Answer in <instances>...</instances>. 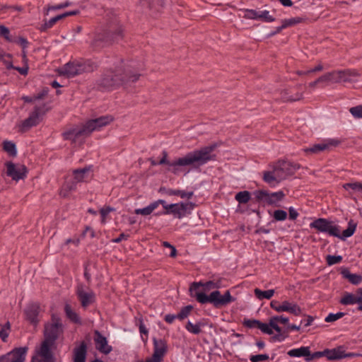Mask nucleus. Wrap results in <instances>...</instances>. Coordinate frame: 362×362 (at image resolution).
<instances>
[{"mask_svg": "<svg viewBox=\"0 0 362 362\" xmlns=\"http://www.w3.org/2000/svg\"><path fill=\"white\" fill-rule=\"evenodd\" d=\"M341 78V83H352L355 81V78L361 76L358 70L354 69H346L339 70Z\"/></svg>", "mask_w": 362, "mask_h": 362, "instance_id": "24", "label": "nucleus"}, {"mask_svg": "<svg viewBox=\"0 0 362 362\" xmlns=\"http://www.w3.org/2000/svg\"><path fill=\"white\" fill-rule=\"evenodd\" d=\"M97 68V65L90 60H74L64 64L59 69L61 76L72 78L85 72H91Z\"/></svg>", "mask_w": 362, "mask_h": 362, "instance_id": "7", "label": "nucleus"}, {"mask_svg": "<svg viewBox=\"0 0 362 362\" xmlns=\"http://www.w3.org/2000/svg\"><path fill=\"white\" fill-rule=\"evenodd\" d=\"M71 4V2L66 1L65 3L60 4H58V5H56V6H48L47 11H55V10H59V9L64 8L66 7L69 6Z\"/></svg>", "mask_w": 362, "mask_h": 362, "instance_id": "57", "label": "nucleus"}, {"mask_svg": "<svg viewBox=\"0 0 362 362\" xmlns=\"http://www.w3.org/2000/svg\"><path fill=\"white\" fill-rule=\"evenodd\" d=\"M47 110L48 109L45 104L35 106L29 117L23 122L21 126L22 130L27 131L30 128L37 126L40 123L42 117L47 112Z\"/></svg>", "mask_w": 362, "mask_h": 362, "instance_id": "10", "label": "nucleus"}, {"mask_svg": "<svg viewBox=\"0 0 362 362\" xmlns=\"http://www.w3.org/2000/svg\"><path fill=\"white\" fill-rule=\"evenodd\" d=\"M362 183L359 182H348L343 185V188L346 190L351 189L354 192H360Z\"/></svg>", "mask_w": 362, "mask_h": 362, "instance_id": "42", "label": "nucleus"}, {"mask_svg": "<svg viewBox=\"0 0 362 362\" xmlns=\"http://www.w3.org/2000/svg\"><path fill=\"white\" fill-rule=\"evenodd\" d=\"M0 35H1L8 42H13L10 37L9 29L4 25H0Z\"/></svg>", "mask_w": 362, "mask_h": 362, "instance_id": "53", "label": "nucleus"}, {"mask_svg": "<svg viewBox=\"0 0 362 362\" xmlns=\"http://www.w3.org/2000/svg\"><path fill=\"white\" fill-rule=\"evenodd\" d=\"M87 344L83 341L73 351V362H86L87 356Z\"/></svg>", "mask_w": 362, "mask_h": 362, "instance_id": "21", "label": "nucleus"}, {"mask_svg": "<svg viewBox=\"0 0 362 362\" xmlns=\"http://www.w3.org/2000/svg\"><path fill=\"white\" fill-rule=\"evenodd\" d=\"M113 120L114 117L112 115H107L90 119L84 124V126L87 129L88 134L90 135L93 131L100 130V128L110 124Z\"/></svg>", "mask_w": 362, "mask_h": 362, "instance_id": "15", "label": "nucleus"}, {"mask_svg": "<svg viewBox=\"0 0 362 362\" xmlns=\"http://www.w3.org/2000/svg\"><path fill=\"white\" fill-rule=\"evenodd\" d=\"M166 193L169 196H173V195L179 196L182 199H185V198L190 199L194 195V192L192 191L185 192L184 190L172 189H168V190H166Z\"/></svg>", "mask_w": 362, "mask_h": 362, "instance_id": "31", "label": "nucleus"}, {"mask_svg": "<svg viewBox=\"0 0 362 362\" xmlns=\"http://www.w3.org/2000/svg\"><path fill=\"white\" fill-rule=\"evenodd\" d=\"M327 264L329 266L339 264L342 261L341 255H327L326 257Z\"/></svg>", "mask_w": 362, "mask_h": 362, "instance_id": "44", "label": "nucleus"}, {"mask_svg": "<svg viewBox=\"0 0 362 362\" xmlns=\"http://www.w3.org/2000/svg\"><path fill=\"white\" fill-rule=\"evenodd\" d=\"M322 356L325 357V350H323L322 351H315V352H314L313 354H311L310 352V356H308V358H305V360L307 361H311V360H313V359L319 358L322 357Z\"/></svg>", "mask_w": 362, "mask_h": 362, "instance_id": "56", "label": "nucleus"}, {"mask_svg": "<svg viewBox=\"0 0 362 362\" xmlns=\"http://www.w3.org/2000/svg\"><path fill=\"white\" fill-rule=\"evenodd\" d=\"M223 279L218 278L204 283L202 281L193 282L190 286L189 291L192 292L198 289L200 286L203 287L205 291L216 289L212 291L209 295H206L203 292H196L194 297L201 304L211 303L214 308L220 309L235 300V298L231 296L229 290H227L223 295H221V292L218 290L223 286Z\"/></svg>", "mask_w": 362, "mask_h": 362, "instance_id": "3", "label": "nucleus"}, {"mask_svg": "<svg viewBox=\"0 0 362 362\" xmlns=\"http://www.w3.org/2000/svg\"><path fill=\"white\" fill-rule=\"evenodd\" d=\"M27 351H23L20 354H17L15 358H13L11 362H24L25 360Z\"/></svg>", "mask_w": 362, "mask_h": 362, "instance_id": "59", "label": "nucleus"}, {"mask_svg": "<svg viewBox=\"0 0 362 362\" xmlns=\"http://www.w3.org/2000/svg\"><path fill=\"white\" fill-rule=\"evenodd\" d=\"M3 149L11 156H16L17 154L16 144L11 141H4L3 142Z\"/></svg>", "mask_w": 362, "mask_h": 362, "instance_id": "35", "label": "nucleus"}, {"mask_svg": "<svg viewBox=\"0 0 362 362\" xmlns=\"http://www.w3.org/2000/svg\"><path fill=\"white\" fill-rule=\"evenodd\" d=\"M115 209L113 208V207H111L110 206H105V207H103L100 210V214L101 215V218H102V220H101V222L103 223H104L105 222V218H106V216L112 211H114Z\"/></svg>", "mask_w": 362, "mask_h": 362, "instance_id": "51", "label": "nucleus"}, {"mask_svg": "<svg viewBox=\"0 0 362 362\" xmlns=\"http://www.w3.org/2000/svg\"><path fill=\"white\" fill-rule=\"evenodd\" d=\"M259 321L260 320L256 319L244 318L242 324L245 327L254 329L258 327Z\"/></svg>", "mask_w": 362, "mask_h": 362, "instance_id": "41", "label": "nucleus"}, {"mask_svg": "<svg viewBox=\"0 0 362 362\" xmlns=\"http://www.w3.org/2000/svg\"><path fill=\"white\" fill-rule=\"evenodd\" d=\"M14 42L20 45L22 47L23 50L28 47V44H29L27 39L23 37H19L18 39Z\"/></svg>", "mask_w": 362, "mask_h": 362, "instance_id": "60", "label": "nucleus"}, {"mask_svg": "<svg viewBox=\"0 0 362 362\" xmlns=\"http://www.w3.org/2000/svg\"><path fill=\"white\" fill-rule=\"evenodd\" d=\"M88 135L84 124L82 127H74L62 133L63 139L71 141L73 144H82Z\"/></svg>", "mask_w": 362, "mask_h": 362, "instance_id": "13", "label": "nucleus"}, {"mask_svg": "<svg viewBox=\"0 0 362 362\" xmlns=\"http://www.w3.org/2000/svg\"><path fill=\"white\" fill-rule=\"evenodd\" d=\"M288 213H289V219L290 220L294 221L298 216V213L293 207L289 208Z\"/></svg>", "mask_w": 362, "mask_h": 362, "instance_id": "64", "label": "nucleus"}, {"mask_svg": "<svg viewBox=\"0 0 362 362\" xmlns=\"http://www.w3.org/2000/svg\"><path fill=\"white\" fill-rule=\"evenodd\" d=\"M260 13H261V11L247 9L245 11V17L249 19L259 20V16Z\"/></svg>", "mask_w": 362, "mask_h": 362, "instance_id": "49", "label": "nucleus"}, {"mask_svg": "<svg viewBox=\"0 0 362 362\" xmlns=\"http://www.w3.org/2000/svg\"><path fill=\"white\" fill-rule=\"evenodd\" d=\"M313 320H314L313 317H312L310 315H308L306 319L302 320L300 321V325H303L304 327H308L312 325Z\"/></svg>", "mask_w": 362, "mask_h": 362, "instance_id": "63", "label": "nucleus"}, {"mask_svg": "<svg viewBox=\"0 0 362 362\" xmlns=\"http://www.w3.org/2000/svg\"><path fill=\"white\" fill-rule=\"evenodd\" d=\"M63 19L62 14L57 15L49 21H46L40 28L41 32H45L47 30L51 28L57 21Z\"/></svg>", "mask_w": 362, "mask_h": 362, "instance_id": "34", "label": "nucleus"}, {"mask_svg": "<svg viewBox=\"0 0 362 362\" xmlns=\"http://www.w3.org/2000/svg\"><path fill=\"white\" fill-rule=\"evenodd\" d=\"M340 144V141L337 139H329L326 142L315 144L309 148H305L304 151L306 153H319L320 152L329 150L331 147L337 146Z\"/></svg>", "mask_w": 362, "mask_h": 362, "instance_id": "19", "label": "nucleus"}, {"mask_svg": "<svg viewBox=\"0 0 362 362\" xmlns=\"http://www.w3.org/2000/svg\"><path fill=\"white\" fill-rule=\"evenodd\" d=\"M301 18L296 17V18H291L288 19H284L282 20V28H286L290 26H293L296 24L300 23L301 22Z\"/></svg>", "mask_w": 362, "mask_h": 362, "instance_id": "43", "label": "nucleus"}, {"mask_svg": "<svg viewBox=\"0 0 362 362\" xmlns=\"http://www.w3.org/2000/svg\"><path fill=\"white\" fill-rule=\"evenodd\" d=\"M277 312H288L294 315L295 316H299L302 313V310L296 303H290L289 301L284 300L282 302L280 306H278Z\"/></svg>", "mask_w": 362, "mask_h": 362, "instance_id": "23", "label": "nucleus"}, {"mask_svg": "<svg viewBox=\"0 0 362 362\" xmlns=\"http://www.w3.org/2000/svg\"><path fill=\"white\" fill-rule=\"evenodd\" d=\"M263 180L269 184L270 186H275L279 184L281 181L278 175L276 174V171L273 168L272 170L264 171L263 173Z\"/></svg>", "mask_w": 362, "mask_h": 362, "instance_id": "25", "label": "nucleus"}, {"mask_svg": "<svg viewBox=\"0 0 362 362\" xmlns=\"http://www.w3.org/2000/svg\"><path fill=\"white\" fill-rule=\"evenodd\" d=\"M302 98H303V93H298L295 97H293V96L284 97V99L286 101L294 102V101L300 100Z\"/></svg>", "mask_w": 362, "mask_h": 362, "instance_id": "62", "label": "nucleus"}, {"mask_svg": "<svg viewBox=\"0 0 362 362\" xmlns=\"http://www.w3.org/2000/svg\"><path fill=\"white\" fill-rule=\"evenodd\" d=\"M76 294L80 302L81 306L83 309H86L96 300V296L94 291L88 288V291H86V286L83 284H78L76 286Z\"/></svg>", "mask_w": 362, "mask_h": 362, "instance_id": "11", "label": "nucleus"}, {"mask_svg": "<svg viewBox=\"0 0 362 362\" xmlns=\"http://www.w3.org/2000/svg\"><path fill=\"white\" fill-rule=\"evenodd\" d=\"M216 147L217 144H213L198 150L190 151L185 156L178 158L172 162L167 159L168 153L165 151H163V157L158 162V164L168 165V170L175 175H177L181 172V167L189 165L199 167L206 164L209 161L214 160L216 156L215 154H213L212 152Z\"/></svg>", "mask_w": 362, "mask_h": 362, "instance_id": "1", "label": "nucleus"}, {"mask_svg": "<svg viewBox=\"0 0 362 362\" xmlns=\"http://www.w3.org/2000/svg\"><path fill=\"white\" fill-rule=\"evenodd\" d=\"M40 305L38 303H29L24 310L25 320L34 327L40 322Z\"/></svg>", "mask_w": 362, "mask_h": 362, "instance_id": "16", "label": "nucleus"}, {"mask_svg": "<svg viewBox=\"0 0 362 362\" xmlns=\"http://www.w3.org/2000/svg\"><path fill=\"white\" fill-rule=\"evenodd\" d=\"M72 180L66 182L60 192V195L63 197H66L69 192L76 191L77 184L87 182L93 178V166L88 165L83 168L75 169L72 171Z\"/></svg>", "mask_w": 362, "mask_h": 362, "instance_id": "6", "label": "nucleus"}, {"mask_svg": "<svg viewBox=\"0 0 362 362\" xmlns=\"http://www.w3.org/2000/svg\"><path fill=\"white\" fill-rule=\"evenodd\" d=\"M153 354L151 358L153 359L154 362H161L163 357L168 350L167 342L165 339H157L154 337L153 339Z\"/></svg>", "mask_w": 362, "mask_h": 362, "instance_id": "17", "label": "nucleus"}, {"mask_svg": "<svg viewBox=\"0 0 362 362\" xmlns=\"http://www.w3.org/2000/svg\"><path fill=\"white\" fill-rule=\"evenodd\" d=\"M235 199L239 204H246L250 200L251 195L248 191H241L235 194Z\"/></svg>", "mask_w": 362, "mask_h": 362, "instance_id": "36", "label": "nucleus"}, {"mask_svg": "<svg viewBox=\"0 0 362 362\" xmlns=\"http://www.w3.org/2000/svg\"><path fill=\"white\" fill-rule=\"evenodd\" d=\"M196 204L193 202H180L169 204V211H163L157 213L156 216L172 214L175 218L181 219L187 215H189L195 207Z\"/></svg>", "mask_w": 362, "mask_h": 362, "instance_id": "8", "label": "nucleus"}, {"mask_svg": "<svg viewBox=\"0 0 362 362\" xmlns=\"http://www.w3.org/2000/svg\"><path fill=\"white\" fill-rule=\"evenodd\" d=\"M52 322L45 325L44 339L39 348L35 349V354L32 357L31 362H55L56 358L53 353L56 341L64 333V325L61 318L52 315Z\"/></svg>", "mask_w": 362, "mask_h": 362, "instance_id": "2", "label": "nucleus"}, {"mask_svg": "<svg viewBox=\"0 0 362 362\" xmlns=\"http://www.w3.org/2000/svg\"><path fill=\"white\" fill-rule=\"evenodd\" d=\"M93 340L95 349L100 353L107 355L112 351V347L108 345L107 338L98 330L94 331Z\"/></svg>", "mask_w": 362, "mask_h": 362, "instance_id": "18", "label": "nucleus"}, {"mask_svg": "<svg viewBox=\"0 0 362 362\" xmlns=\"http://www.w3.org/2000/svg\"><path fill=\"white\" fill-rule=\"evenodd\" d=\"M141 74L132 69L131 65H125L122 60L115 69L104 71L98 84L105 89L111 90L121 86L128 85L139 80Z\"/></svg>", "mask_w": 362, "mask_h": 362, "instance_id": "4", "label": "nucleus"}, {"mask_svg": "<svg viewBox=\"0 0 362 362\" xmlns=\"http://www.w3.org/2000/svg\"><path fill=\"white\" fill-rule=\"evenodd\" d=\"M310 227L315 228L321 233H327L330 236L337 237L342 240L352 236L356 229L357 223L351 219L348 222V227L340 233L339 226L334 225L332 221L327 218H319L310 223Z\"/></svg>", "mask_w": 362, "mask_h": 362, "instance_id": "5", "label": "nucleus"}, {"mask_svg": "<svg viewBox=\"0 0 362 362\" xmlns=\"http://www.w3.org/2000/svg\"><path fill=\"white\" fill-rule=\"evenodd\" d=\"M358 297L351 293L346 292L339 303L344 305H354L358 301Z\"/></svg>", "mask_w": 362, "mask_h": 362, "instance_id": "30", "label": "nucleus"}, {"mask_svg": "<svg viewBox=\"0 0 362 362\" xmlns=\"http://www.w3.org/2000/svg\"><path fill=\"white\" fill-rule=\"evenodd\" d=\"M49 90L47 88H43L42 91L40 93L34 95L35 98L36 100L43 99L47 94H48Z\"/></svg>", "mask_w": 362, "mask_h": 362, "instance_id": "61", "label": "nucleus"}, {"mask_svg": "<svg viewBox=\"0 0 362 362\" xmlns=\"http://www.w3.org/2000/svg\"><path fill=\"white\" fill-rule=\"evenodd\" d=\"M6 175L13 180L18 181L24 179L28 173L27 168L24 165H16L11 161L6 163Z\"/></svg>", "mask_w": 362, "mask_h": 362, "instance_id": "14", "label": "nucleus"}, {"mask_svg": "<svg viewBox=\"0 0 362 362\" xmlns=\"http://www.w3.org/2000/svg\"><path fill=\"white\" fill-rule=\"evenodd\" d=\"M349 112L355 118H362V105L351 107Z\"/></svg>", "mask_w": 362, "mask_h": 362, "instance_id": "52", "label": "nucleus"}, {"mask_svg": "<svg viewBox=\"0 0 362 362\" xmlns=\"http://www.w3.org/2000/svg\"><path fill=\"white\" fill-rule=\"evenodd\" d=\"M150 9L160 11L165 5L167 0H147Z\"/></svg>", "mask_w": 362, "mask_h": 362, "instance_id": "37", "label": "nucleus"}, {"mask_svg": "<svg viewBox=\"0 0 362 362\" xmlns=\"http://www.w3.org/2000/svg\"><path fill=\"white\" fill-rule=\"evenodd\" d=\"M329 73H330V76H329L330 83H341L340 74H337L339 73V70L332 71H330Z\"/></svg>", "mask_w": 362, "mask_h": 362, "instance_id": "54", "label": "nucleus"}, {"mask_svg": "<svg viewBox=\"0 0 362 362\" xmlns=\"http://www.w3.org/2000/svg\"><path fill=\"white\" fill-rule=\"evenodd\" d=\"M269 356L268 354H257V355H251L250 356V360L251 362H259L269 360Z\"/></svg>", "mask_w": 362, "mask_h": 362, "instance_id": "50", "label": "nucleus"}, {"mask_svg": "<svg viewBox=\"0 0 362 362\" xmlns=\"http://www.w3.org/2000/svg\"><path fill=\"white\" fill-rule=\"evenodd\" d=\"M274 218L277 221H284L287 217V213L286 211L278 209L274 212Z\"/></svg>", "mask_w": 362, "mask_h": 362, "instance_id": "47", "label": "nucleus"}, {"mask_svg": "<svg viewBox=\"0 0 362 362\" xmlns=\"http://www.w3.org/2000/svg\"><path fill=\"white\" fill-rule=\"evenodd\" d=\"M343 346H339L334 349H325V357L329 361H338L342 358Z\"/></svg>", "mask_w": 362, "mask_h": 362, "instance_id": "26", "label": "nucleus"}, {"mask_svg": "<svg viewBox=\"0 0 362 362\" xmlns=\"http://www.w3.org/2000/svg\"><path fill=\"white\" fill-rule=\"evenodd\" d=\"M288 334H286V332H283L281 333H278L276 334H275L274 336L272 337V339L274 341H283L285 340L286 338L288 337Z\"/></svg>", "mask_w": 362, "mask_h": 362, "instance_id": "58", "label": "nucleus"}, {"mask_svg": "<svg viewBox=\"0 0 362 362\" xmlns=\"http://www.w3.org/2000/svg\"><path fill=\"white\" fill-rule=\"evenodd\" d=\"M106 35V37L110 41L118 40L122 37V29L120 26H118L114 30H108Z\"/></svg>", "mask_w": 362, "mask_h": 362, "instance_id": "32", "label": "nucleus"}, {"mask_svg": "<svg viewBox=\"0 0 362 362\" xmlns=\"http://www.w3.org/2000/svg\"><path fill=\"white\" fill-rule=\"evenodd\" d=\"M287 354L291 357H305L310 356V347L301 346L298 349H293L287 352Z\"/></svg>", "mask_w": 362, "mask_h": 362, "instance_id": "28", "label": "nucleus"}, {"mask_svg": "<svg viewBox=\"0 0 362 362\" xmlns=\"http://www.w3.org/2000/svg\"><path fill=\"white\" fill-rule=\"evenodd\" d=\"M342 276L349 280L354 285H358L362 281V276L357 274H352L348 269L341 272Z\"/></svg>", "mask_w": 362, "mask_h": 362, "instance_id": "29", "label": "nucleus"}, {"mask_svg": "<svg viewBox=\"0 0 362 362\" xmlns=\"http://www.w3.org/2000/svg\"><path fill=\"white\" fill-rule=\"evenodd\" d=\"M259 20L264 22L270 23L274 21L275 18L269 15V11L264 10L261 11V13L259 16Z\"/></svg>", "mask_w": 362, "mask_h": 362, "instance_id": "45", "label": "nucleus"}, {"mask_svg": "<svg viewBox=\"0 0 362 362\" xmlns=\"http://www.w3.org/2000/svg\"><path fill=\"white\" fill-rule=\"evenodd\" d=\"M156 209V204L151 203L147 206L142 209H136L134 210L136 214H141L143 216L150 215Z\"/></svg>", "mask_w": 362, "mask_h": 362, "instance_id": "38", "label": "nucleus"}, {"mask_svg": "<svg viewBox=\"0 0 362 362\" xmlns=\"http://www.w3.org/2000/svg\"><path fill=\"white\" fill-rule=\"evenodd\" d=\"M10 331H11V324L9 322H7L6 323H5L3 325H1V327H0V339H1V340L4 342L7 341V338L9 335Z\"/></svg>", "mask_w": 362, "mask_h": 362, "instance_id": "39", "label": "nucleus"}, {"mask_svg": "<svg viewBox=\"0 0 362 362\" xmlns=\"http://www.w3.org/2000/svg\"><path fill=\"white\" fill-rule=\"evenodd\" d=\"M23 351H28V347L15 348L6 354L0 356V362H11L13 358H15L17 354H20Z\"/></svg>", "mask_w": 362, "mask_h": 362, "instance_id": "27", "label": "nucleus"}, {"mask_svg": "<svg viewBox=\"0 0 362 362\" xmlns=\"http://www.w3.org/2000/svg\"><path fill=\"white\" fill-rule=\"evenodd\" d=\"M194 307L192 305H188L182 307L180 311L177 314V320L182 321L187 318L191 313Z\"/></svg>", "mask_w": 362, "mask_h": 362, "instance_id": "40", "label": "nucleus"}, {"mask_svg": "<svg viewBox=\"0 0 362 362\" xmlns=\"http://www.w3.org/2000/svg\"><path fill=\"white\" fill-rule=\"evenodd\" d=\"M257 329H260L264 334L272 335L273 334V330L272 329L269 323H264L259 321Z\"/></svg>", "mask_w": 362, "mask_h": 362, "instance_id": "48", "label": "nucleus"}, {"mask_svg": "<svg viewBox=\"0 0 362 362\" xmlns=\"http://www.w3.org/2000/svg\"><path fill=\"white\" fill-rule=\"evenodd\" d=\"M66 317L73 324L82 325L83 321L80 315L73 309L69 303H66L64 307Z\"/></svg>", "mask_w": 362, "mask_h": 362, "instance_id": "22", "label": "nucleus"}, {"mask_svg": "<svg viewBox=\"0 0 362 362\" xmlns=\"http://www.w3.org/2000/svg\"><path fill=\"white\" fill-rule=\"evenodd\" d=\"M253 194L258 202H263L269 205L281 201L285 197L283 191L269 193L266 190H256L253 192Z\"/></svg>", "mask_w": 362, "mask_h": 362, "instance_id": "12", "label": "nucleus"}, {"mask_svg": "<svg viewBox=\"0 0 362 362\" xmlns=\"http://www.w3.org/2000/svg\"><path fill=\"white\" fill-rule=\"evenodd\" d=\"M209 326V327H212V324H209L208 320L203 319L197 322L195 324H193L191 321H187L185 327L186 330L193 334H199L202 331V328Z\"/></svg>", "mask_w": 362, "mask_h": 362, "instance_id": "20", "label": "nucleus"}, {"mask_svg": "<svg viewBox=\"0 0 362 362\" xmlns=\"http://www.w3.org/2000/svg\"><path fill=\"white\" fill-rule=\"evenodd\" d=\"M255 295L259 300L270 299L274 294V289H269L267 291H262L259 288H255L254 290Z\"/></svg>", "mask_w": 362, "mask_h": 362, "instance_id": "33", "label": "nucleus"}, {"mask_svg": "<svg viewBox=\"0 0 362 362\" xmlns=\"http://www.w3.org/2000/svg\"><path fill=\"white\" fill-rule=\"evenodd\" d=\"M281 181L292 175L300 168V165L287 160H279L273 165Z\"/></svg>", "mask_w": 362, "mask_h": 362, "instance_id": "9", "label": "nucleus"}, {"mask_svg": "<svg viewBox=\"0 0 362 362\" xmlns=\"http://www.w3.org/2000/svg\"><path fill=\"white\" fill-rule=\"evenodd\" d=\"M269 320H272L274 322L278 324V322H280L281 324L286 325L288 322V318L286 317H284L282 315L281 316H273Z\"/></svg>", "mask_w": 362, "mask_h": 362, "instance_id": "55", "label": "nucleus"}, {"mask_svg": "<svg viewBox=\"0 0 362 362\" xmlns=\"http://www.w3.org/2000/svg\"><path fill=\"white\" fill-rule=\"evenodd\" d=\"M345 315L344 313L339 312L337 313H329L325 319L327 322H334Z\"/></svg>", "mask_w": 362, "mask_h": 362, "instance_id": "46", "label": "nucleus"}]
</instances>
